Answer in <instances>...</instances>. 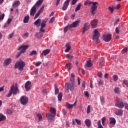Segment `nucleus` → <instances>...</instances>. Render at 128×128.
<instances>
[{"instance_id":"6e6552de","label":"nucleus","mask_w":128,"mask_h":128,"mask_svg":"<svg viewBox=\"0 0 128 128\" xmlns=\"http://www.w3.org/2000/svg\"><path fill=\"white\" fill-rule=\"evenodd\" d=\"M66 86L67 88L66 90V92H70V90L72 92L74 88V82L67 83L66 84Z\"/></svg>"},{"instance_id":"2f4dec72","label":"nucleus","mask_w":128,"mask_h":128,"mask_svg":"<svg viewBox=\"0 0 128 128\" xmlns=\"http://www.w3.org/2000/svg\"><path fill=\"white\" fill-rule=\"evenodd\" d=\"M37 53L36 50H32L29 54L30 56H36Z\"/></svg>"},{"instance_id":"f704fd0d","label":"nucleus","mask_w":128,"mask_h":128,"mask_svg":"<svg viewBox=\"0 0 128 128\" xmlns=\"http://www.w3.org/2000/svg\"><path fill=\"white\" fill-rule=\"evenodd\" d=\"M100 100L102 104H104V96H100Z\"/></svg>"},{"instance_id":"5fc2aeb1","label":"nucleus","mask_w":128,"mask_h":128,"mask_svg":"<svg viewBox=\"0 0 128 128\" xmlns=\"http://www.w3.org/2000/svg\"><path fill=\"white\" fill-rule=\"evenodd\" d=\"M78 0H72V5L74 6V4H76V2H78Z\"/></svg>"},{"instance_id":"f8f14e48","label":"nucleus","mask_w":128,"mask_h":128,"mask_svg":"<svg viewBox=\"0 0 128 128\" xmlns=\"http://www.w3.org/2000/svg\"><path fill=\"white\" fill-rule=\"evenodd\" d=\"M70 0H66V2L63 4V6L62 8V10H66L68 8V4H70Z\"/></svg>"},{"instance_id":"a878e982","label":"nucleus","mask_w":128,"mask_h":128,"mask_svg":"<svg viewBox=\"0 0 128 128\" xmlns=\"http://www.w3.org/2000/svg\"><path fill=\"white\" fill-rule=\"evenodd\" d=\"M116 10V8H114V6H109L108 7V10H109L110 12H111V14H112L114 12V10Z\"/></svg>"},{"instance_id":"5701e85b","label":"nucleus","mask_w":128,"mask_h":128,"mask_svg":"<svg viewBox=\"0 0 128 128\" xmlns=\"http://www.w3.org/2000/svg\"><path fill=\"white\" fill-rule=\"evenodd\" d=\"M41 22L42 20L40 18H38L34 22V24L36 26L38 27L40 26Z\"/></svg>"},{"instance_id":"4be33fe9","label":"nucleus","mask_w":128,"mask_h":128,"mask_svg":"<svg viewBox=\"0 0 128 128\" xmlns=\"http://www.w3.org/2000/svg\"><path fill=\"white\" fill-rule=\"evenodd\" d=\"M70 42H68L66 45L65 46L66 48V50H64L65 52H68L70 50V49L72 48L70 46Z\"/></svg>"},{"instance_id":"864d4df0","label":"nucleus","mask_w":128,"mask_h":128,"mask_svg":"<svg viewBox=\"0 0 128 128\" xmlns=\"http://www.w3.org/2000/svg\"><path fill=\"white\" fill-rule=\"evenodd\" d=\"M120 28L118 27H116V34H120Z\"/></svg>"},{"instance_id":"7ed1b4c3","label":"nucleus","mask_w":128,"mask_h":128,"mask_svg":"<svg viewBox=\"0 0 128 128\" xmlns=\"http://www.w3.org/2000/svg\"><path fill=\"white\" fill-rule=\"evenodd\" d=\"M44 0H38L36 4L33 6L30 10V16H34L36 12V6H40L41 4H42Z\"/></svg>"},{"instance_id":"37998d69","label":"nucleus","mask_w":128,"mask_h":128,"mask_svg":"<svg viewBox=\"0 0 128 128\" xmlns=\"http://www.w3.org/2000/svg\"><path fill=\"white\" fill-rule=\"evenodd\" d=\"M66 68L68 70H70L72 68V64L70 63L66 64Z\"/></svg>"},{"instance_id":"bb28decb","label":"nucleus","mask_w":128,"mask_h":128,"mask_svg":"<svg viewBox=\"0 0 128 128\" xmlns=\"http://www.w3.org/2000/svg\"><path fill=\"white\" fill-rule=\"evenodd\" d=\"M30 20V16L27 15L24 16L23 22L24 24H28V20Z\"/></svg>"},{"instance_id":"f3484780","label":"nucleus","mask_w":128,"mask_h":128,"mask_svg":"<svg viewBox=\"0 0 128 128\" xmlns=\"http://www.w3.org/2000/svg\"><path fill=\"white\" fill-rule=\"evenodd\" d=\"M91 26L93 28H96V26H98V20H94L90 22Z\"/></svg>"},{"instance_id":"72a5a7b5","label":"nucleus","mask_w":128,"mask_h":128,"mask_svg":"<svg viewBox=\"0 0 128 128\" xmlns=\"http://www.w3.org/2000/svg\"><path fill=\"white\" fill-rule=\"evenodd\" d=\"M36 116L38 117L39 120H42V116L40 114H36Z\"/></svg>"},{"instance_id":"aec40b11","label":"nucleus","mask_w":128,"mask_h":128,"mask_svg":"<svg viewBox=\"0 0 128 128\" xmlns=\"http://www.w3.org/2000/svg\"><path fill=\"white\" fill-rule=\"evenodd\" d=\"M85 124L87 128H90V125L92 124V121L90 119H86L84 121Z\"/></svg>"},{"instance_id":"052dcab7","label":"nucleus","mask_w":128,"mask_h":128,"mask_svg":"<svg viewBox=\"0 0 128 128\" xmlns=\"http://www.w3.org/2000/svg\"><path fill=\"white\" fill-rule=\"evenodd\" d=\"M12 94V92L10 90L7 96V98H10Z\"/></svg>"},{"instance_id":"a19ab883","label":"nucleus","mask_w":128,"mask_h":128,"mask_svg":"<svg viewBox=\"0 0 128 128\" xmlns=\"http://www.w3.org/2000/svg\"><path fill=\"white\" fill-rule=\"evenodd\" d=\"M54 90H55V94H58V92H60V90H58V88L56 86H54Z\"/></svg>"},{"instance_id":"de8ad7c7","label":"nucleus","mask_w":128,"mask_h":128,"mask_svg":"<svg viewBox=\"0 0 128 128\" xmlns=\"http://www.w3.org/2000/svg\"><path fill=\"white\" fill-rule=\"evenodd\" d=\"M113 78H114V82H116V80H118V75H114L113 76Z\"/></svg>"},{"instance_id":"c9c22d12","label":"nucleus","mask_w":128,"mask_h":128,"mask_svg":"<svg viewBox=\"0 0 128 128\" xmlns=\"http://www.w3.org/2000/svg\"><path fill=\"white\" fill-rule=\"evenodd\" d=\"M114 92L116 94H118L120 93V88L116 87L114 89Z\"/></svg>"},{"instance_id":"7c9ffc66","label":"nucleus","mask_w":128,"mask_h":128,"mask_svg":"<svg viewBox=\"0 0 128 128\" xmlns=\"http://www.w3.org/2000/svg\"><path fill=\"white\" fill-rule=\"evenodd\" d=\"M58 98L59 102H60V100H62V93L60 92L58 94Z\"/></svg>"},{"instance_id":"b1692460","label":"nucleus","mask_w":128,"mask_h":128,"mask_svg":"<svg viewBox=\"0 0 128 128\" xmlns=\"http://www.w3.org/2000/svg\"><path fill=\"white\" fill-rule=\"evenodd\" d=\"M109 120H110V124H112L113 126H114L116 124V118H110Z\"/></svg>"},{"instance_id":"09e8293b","label":"nucleus","mask_w":128,"mask_h":128,"mask_svg":"<svg viewBox=\"0 0 128 128\" xmlns=\"http://www.w3.org/2000/svg\"><path fill=\"white\" fill-rule=\"evenodd\" d=\"M44 6H42V8H40L38 10V12L40 13V14H42V12H44Z\"/></svg>"},{"instance_id":"20e7f679","label":"nucleus","mask_w":128,"mask_h":128,"mask_svg":"<svg viewBox=\"0 0 128 128\" xmlns=\"http://www.w3.org/2000/svg\"><path fill=\"white\" fill-rule=\"evenodd\" d=\"M46 22H48V20H43L41 21V23H40V29L39 30V34H40V37L38 36V38H42V34H40V32H46V29H44V28H46Z\"/></svg>"},{"instance_id":"ddd939ff","label":"nucleus","mask_w":128,"mask_h":128,"mask_svg":"<svg viewBox=\"0 0 128 128\" xmlns=\"http://www.w3.org/2000/svg\"><path fill=\"white\" fill-rule=\"evenodd\" d=\"M30 88H32V82L30 81H28L25 84V88L26 90V92H28L30 90Z\"/></svg>"},{"instance_id":"412c9836","label":"nucleus","mask_w":128,"mask_h":128,"mask_svg":"<svg viewBox=\"0 0 128 128\" xmlns=\"http://www.w3.org/2000/svg\"><path fill=\"white\" fill-rule=\"evenodd\" d=\"M123 113L124 111H122V110L118 109V110H116L115 114H116V116H122Z\"/></svg>"},{"instance_id":"3c124183","label":"nucleus","mask_w":128,"mask_h":128,"mask_svg":"<svg viewBox=\"0 0 128 128\" xmlns=\"http://www.w3.org/2000/svg\"><path fill=\"white\" fill-rule=\"evenodd\" d=\"M123 83H124V84L125 86H128V80H123Z\"/></svg>"},{"instance_id":"dca6fc26","label":"nucleus","mask_w":128,"mask_h":128,"mask_svg":"<svg viewBox=\"0 0 128 128\" xmlns=\"http://www.w3.org/2000/svg\"><path fill=\"white\" fill-rule=\"evenodd\" d=\"M83 32H82V34H84L88 30V23H85L84 25Z\"/></svg>"},{"instance_id":"473e14b6","label":"nucleus","mask_w":128,"mask_h":128,"mask_svg":"<svg viewBox=\"0 0 128 128\" xmlns=\"http://www.w3.org/2000/svg\"><path fill=\"white\" fill-rule=\"evenodd\" d=\"M70 81L72 82H74V74H71V76H70Z\"/></svg>"},{"instance_id":"13d9d810","label":"nucleus","mask_w":128,"mask_h":128,"mask_svg":"<svg viewBox=\"0 0 128 128\" xmlns=\"http://www.w3.org/2000/svg\"><path fill=\"white\" fill-rule=\"evenodd\" d=\"M40 64H42V62H36V66H40Z\"/></svg>"},{"instance_id":"9d476101","label":"nucleus","mask_w":128,"mask_h":128,"mask_svg":"<svg viewBox=\"0 0 128 128\" xmlns=\"http://www.w3.org/2000/svg\"><path fill=\"white\" fill-rule=\"evenodd\" d=\"M124 104L125 102L124 103L122 101H118L116 102L115 106L118 108H124Z\"/></svg>"},{"instance_id":"cd10ccee","label":"nucleus","mask_w":128,"mask_h":128,"mask_svg":"<svg viewBox=\"0 0 128 128\" xmlns=\"http://www.w3.org/2000/svg\"><path fill=\"white\" fill-rule=\"evenodd\" d=\"M86 66L87 68H90V66H92V64L90 60H88L86 62Z\"/></svg>"},{"instance_id":"39448f33","label":"nucleus","mask_w":128,"mask_h":128,"mask_svg":"<svg viewBox=\"0 0 128 128\" xmlns=\"http://www.w3.org/2000/svg\"><path fill=\"white\" fill-rule=\"evenodd\" d=\"M26 66V63L20 60L16 62L14 65V68H18L19 70L22 72L24 70V68Z\"/></svg>"},{"instance_id":"c756f323","label":"nucleus","mask_w":128,"mask_h":128,"mask_svg":"<svg viewBox=\"0 0 128 128\" xmlns=\"http://www.w3.org/2000/svg\"><path fill=\"white\" fill-rule=\"evenodd\" d=\"M82 6V4L80 3L78 4V5L76 6V7L75 8V12H78L80 10V8Z\"/></svg>"},{"instance_id":"9b49d317","label":"nucleus","mask_w":128,"mask_h":128,"mask_svg":"<svg viewBox=\"0 0 128 128\" xmlns=\"http://www.w3.org/2000/svg\"><path fill=\"white\" fill-rule=\"evenodd\" d=\"M103 40L106 42H110V40H112V34H105L103 36Z\"/></svg>"},{"instance_id":"ea45409f","label":"nucleus","mask_w":128,"mask_h":128,"mask_svg":"<svg viewBox=\"0 0 128 128\" xmlns=\"http://www.w3.org/2000/svg\"><path fill=\"white\" fill-rule=\"evenodd\" d=\"M66 58H68V60H72V58H73V56H72L70 54H68L66 56Z\"/></svg>"},{"instance_id":"4d7b16f0","label":"nucleus","mask_w":128,"mask_h":128,"mask_svg":"<svg viewBox=\"0 0 128 128\" xmlns=\"http://www.w3.org/2000/svg\"><path fill=\"white\" fill-rule=\"evenodd\" d=\"M40 13H38V12L34 17V20H36V18H38V16H40Z\"/></svg>"},{"instance_id":"603ef678","label":"nucleus","mask_w":128,"mask_h":128,"mask_svg":"<svg viewBox=\"0 0 128 128\" xmlns=\"http://www.w3.org/2000/svg\"><path fill=\"white\" fill-rule=\"evenodd\" d=\"M84 94L86 98H90V93L88 91H84Z\"/></svg>"},{"instance_id":"f257e3e1","label":"nucleus","mask_w":128,"mask_h":128,"mask_svg":"<svg viewBox=\"0 0 128 128\" xmlns=\"http://www.w3.org/2000/svg\"><path fill=\"white\" fill-rule=\"evenodd\" d=\"M88 4H89V6L92 4L91 6V12L93 16H94V14H96V10H98V2H92L86 0L84 3V6H88Z\"/></svg>"},{"instance_id":"79ce46f5","label":"nucleus","mask_w":128,"mask_h":128,"mask_svg":"<svg viewBox=\"0 0 128 128\" xmlns=\"http://www.w3.org/2000/svg\"><path fill=\"white\" fill-rule=\"evenodd\" d=\"M66 106L68 108H72V104H70L68 102L66 103Z\"/></svg>"},{"instance_id":"a211bd4d","label":"nucleus","mask_w":128,"mask_h":128,"mask_svg":"<svg viewBox=\"0 0 128 128\" xmlns=\"http://www.w3.org/2000/svg\"><path fill=\"white\" fill-rule=\"evenodd\" d=\"M80 22V20H76L72 24H70V28H76V26H78V24Z\"/></svg>"},{"instance_id":"69168bd1","label":"nucleus","mask_w":128,"mask_h":128,"mask_svg":"<svg viewBox=\"0 0 128 128\" xmlns=\"http://www.w3.org/2000/svg\"><path fill=\"white\" fill-rule=\"evenodd\" d=\"M12 36H14V33H11L8 35L9 38H12Z\"/></svg>"},{"instance_id":"e433bc0d","label":"nucleus","mask_w":128,"mask_h":128,"mask_svg":"<svg viewBox=\"0 0 128 128\" xmlns=\"http://www.w3.org/2000/svg\"><path fill=\"white\" fill-rule=\"evenodd\" d=\"M75 122L77 124H78V126H80V124H82V121L80 120H78V119L76 118Z\"/></svg>"},{"instance_id":"2eb2a0df","label":"nucleus","mask_w":128,"mask_h":128,"mask_svg":"<svg viewBox=\"0 0 128 128\" xmlns=\"http://www.w3.org/2000/svg\"><path fill=\"white\" fill-rule=\"evenodd\" d=\"M12 58H8L4 60V64L6 66H10V64L12 62Z\"/></svg>"},{"instance_id":"6ab92c4d","label":"nucleus","mask_w":128,"mask_h":128,"mask_svg":"<svg viewBox=\"0 0 128 128\" xmlns=\"http://www.w3.org/2000/svg\"><path fill=\"white\" fill-rule=\"evenodd\" d=\"M50 52V49H46L42 51V55L44 56H46Z\"/></svg>"},{"instance_id":"bf43d9fd","label":"nucleus","mask_w":128,"mask_h":128,"mask_svg":"<svg viewBox=\"0 0 128 128\" xmlns=\"http://www.w3.org/2000/svg\"><path fill=\"white\" fill-rule=\"evenodd\" d=\"M120 4H118L116 6H114L115 10H120Z\"/></svg>"},{"instance_id":"338daca9","label":"nucleus","mask_w":128,"mask_h":128,"mask_svg":"<svg viewBox=\"0 0 128 128\" xmlns=\"http://www.w3.org/2000/svg\"><path fill=\"white\" fill-rule=\"evenodd\" d=\"M34 72L36 74H38V68H36L34 71Z\"/></svg>"},{"instance_id":"c03bdc74","label":"nucleus","mask_w":128,"mask_h":128,"mask_svg":"<svg viewBox=\"0 0 128 128\" xmlns=\"http://www.w3.org/2000/svg\"><path fill=\"white\" fill-rule=\"evenodd\" d=\"M6 120V116L0 114V122H2V120Z\"/></svg>"},{"instance_id":"0e129e2a","label":"nucleus","mask_w":128,"mask_h":128,"mask_svg":"<svg viewBox=\"0 0 128 128\" xmlns=\"http://www.w3.org/2000/svg\"><path fill=\"white\" fill-rule=\"evenodd\" d=\"M12 110H10V109H8L7 110V111H6V113L8 114H12Z\"/></svg>"},{"instance_id":"423d86ee","label":"nucleus","mask_w":128,"mask_h":128,"mask_svg":"<svg viewBox=\"0 0 128 128\" xmlns=\"http://www.w3.org/2000/svg\"><path fill=\"white\" fill-rule=\"evenodd\" d=\"M94 34L92 37V39L94 40H96V42L97 44H98L100 42V34L96 29H95L94 31Z\"/></svg>"},{"instance_id":"4468645a","label":"nucleus","mask_w":128,"mask_h":128,"mask_svg":"<svg viewBox=\"0 0 128 128\" xmlns=\"http://www.w3.org/2000/svg\"><path fill=\"white\" fill-rule=\"evenodd\" d=\"M13 94H16L18 92V87L12 86L10 90Z\"/></svg>"},{"instance_id":"774afa93","label":"nucleus","mask_w":128,"mask_h":128,"mask_svg":"<svg viewBox=\"0 0 128 128\" xmlns=\"http://www.w3.org/2000/svg\"><path fill=\"white\" fill-rule=\"evenodd\" d=\"M82 88H86V81H84L82 84Z\"/></svg>"},{"instance_id":"0eeeda50","label":"nucleus","mask_w":128,"mask_h":128,"mask_svg":"<svg viewBox=\"0 0 128 128\" xmlns=\"http://www.w3.org/2000/svg\"><path fill=\"white\" fill-rule=\"evenodd\" d=\"M20 102L22 106H26L28 102V98L26 96H23L20 98Z\"/></svg>"},{"instance_id":"e2e57ef3","label":"nucleus","mask_w":128,"mask_h":128,"mask_svg":"<svg viewBox=\"0 0 128 128\" xmlns=\"http://www.w3.org/2000/svg\"><path fill=\"white\" fill-rule=\"evenodd\" d=\"M4 14H2L0 16V20H4Z\"/></svg>"},{"instance_id":"393cba45","label":"nucleus","mask_w":128,"mask_h":128,"mask_svg":"<svg viewBox=\"0 0 128 128\" xmlns=\"http://www.w3.org/2000/svg\"><path fill=\"white\" fill-rule=\"evenodd\" d=\"M104 58H102L99 63L100 68H102L104 66Z\"/></svg>"},{"instance_id":"6e6d98bb","label":"nucleus","mask_w":128,"mask_h":128,"mask_svg":"<svg viewBox=\"0 0 128 128\" xmlns=\"http://www.w3.org/2000/svg\"><path fill=\"white\" fill-rule=\"evenodd\" d=\"M126 52H128V48H124L122 50V54H126Z\"/></svg>"},{"instance_id":"1a4fd4ad","label":"nucleus","mask_w":128,"mask_h":128,"mask_svg":"<svg viewBox=\"0 0 128 128\" xmlns=\"http://www.w3.org/2000/svg\"><path fill=\"white\" fill-rule=\"evenodd\" d=\"M28 48V46L22 45L19 46V48H18V50H20V53L24 54V52H26V50Z\"/></svg>"},{"instance_id":"f03ea898","label":"nucleus","mask_w":128,"mask_h":128,"mask_svg":"<svg viewBox=\"0 0 128 128\" xmlns=\"http://www.w3.org/2000/svg\"><path fill=\"white\" fill-rule=\"evenodd\" d=\"M50 112L52 114L46 113V118L50 122H54V118H56V110L54 108H51Z\"/></svg>"},{"instance_id":"4c0bfd02","label":"nucleus","mask_w":128,"mask_h":128,"mask_svg":"<svg viewBox=\"0 0 128 128\" xmlns=\"http://www.w3.org/2000/svg\"><path fill=\"white\" fill-rule=\"evenodd\" d=\"M68 28H72L70 26V24L66 26L64 28V32H68Z\"/></svg>"},{"instance_id":"58836bf2","label":"nucleus","mask_w":128,"mask_h":128,"mask_svg":"<svg viewBox=\"0 0 128 128\" xmlns=\"http://www.w3.org/2000/svg\"><path fill=\"white\" fill-rule=\"evenodd\" d=\"M98 128H104L102 126V123L100 122V120H99L98 122Z\"/></svg>"},{"instance_id":"a18cd8bd","label":"nucleus","mask_w":128,"mask_h":128,"mask_svg":"<svg viewBox=\"0 0 128 128\" xmlns=\"http://www.w3.org/2000/svg\"><path fill=\"white\" fill-rule=\"evenodd\" d=\"M56 20V18L54 17H52L50 20H49V24H52L54 22V20Z\"/></svg>"},{"instance_id":"49530a36","label":"nucleus","mask_w":128,"mask_h":128,"mask_svg":"<svg viewBox=\"0 0 128 128\" xmlns=\"http://www.w3.org/2000/svg\"><path fill=\"white\" fill-rule=\"evenodd\" d=\"M106 117L102 118V126H104V122H106Z\"/></svg>"},{"instance_id":"8fccbe9b","label":"nucleus","mask_w":128,"mask_h":128,"mask_svg":"<svg viewBox=\"0 0 128 128\" xmlns=\"http://www.w3.org/2000/svg\"><path fill=\"white\" fill-rule=\"evenodd\" d=\"M90 112V106L89 105L87 107L86 113L88 114Z\"/></svg>"},{"instance_id":"680f3d73","label":"nucleus","mask_w":128,"mask_h":128,"mask_svg":"<svg viewBox=\"0 0 128 128\" xmlns=\"http://www.w3.org/2000/svg\"><path fill=\"white\" fill-rule=\"evenodd\" d=\"M98 84L99 86H102V84H104V80H100L98 82Z\"/></svg>"},{"instance_id":"c85d7f7f","label":"nucleus","mask_w":128,"mask_h":128,"mask_svg":"<svg viewBox=\"0 0 128 128\" xmlns=\"http://www.w3.org/2000/svg\"><path fill=\"white\" fill-rule=\"evenodd\" d=\"M20 1H16L14 4H13L12 7L13 8H18V6H20Z\"/></svg>"}]
</instances>
